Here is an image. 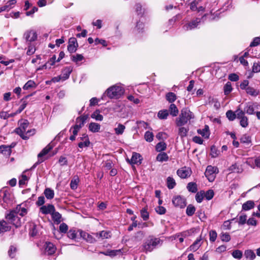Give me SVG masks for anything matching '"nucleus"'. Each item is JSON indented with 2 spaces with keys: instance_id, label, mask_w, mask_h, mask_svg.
<instances>
[{
  "instance_id": "24",
  "label": "nucleus",
  "mask_w": 260,
  "mask_h": 260,
  "mask_svg": "<svg viewBox=\"0 0 260 260\" xmlns=\"http://www.w3.org/2000/svg\"><path fill=\"white\" fill-rule=\"evenodd\" d=\"M10 229V223L7 220H0V233L7 232Z\"/></svg>"
},
{
  "instance_id": "34",
  "label": "nucleus",
  "mask_w": 260,
  "mask_h": 260,
  "mask_svg": "<svg viewBox=\"0 0 260 260\" xmlns=\"http://www.w3.org/2000/svg\"><path fill=\"white\" fill-rule=\"evenodd\" d=\"M229 172L231 173H240L242 172V169L239 166H238L236 164H233L228 169Z\"/></svg>"
},
{
  "instance_id": "5",
  "label": "nucleus",
  "mask_w": 260,
  "mask_h": 260,
  "mask_svg": "<svg viewBox=\"0 0 260 260\" xmlns=\"http://www.w3.org/2000/svg\"><path fill=\"white\" fill-rule=\"evenodd\" d=\"M210 4L208 0H193L190 3V9L193 11H197L198 12L204 11H210Z\"/></svg>"
},
{
  "instance_id": "14",
  "label": "nucleus",
  "mask_w": 260,
  "mask_h": 260,
  "mask_svg": "<svg viewBox=\"0 0 260 260\" xmlns=\"http://www.w3.org/2000/svg\"><path fill=\"white\" fill-rule=\"evenodd\" d=\"M79 232L80 233L81 237H82L86 242L90 243H93L97 241V238L93 235L94 233H92V235H90L89 233H87L82 230H80Z\"/></svg>"
},
{
  "instance_id": "38",
  "label": "nucleus",
  "mask_w": 260,
  "mask_h": 260,
  "mask_svg": "<svg viewBox=\"0 0 260 260\" xmlns=\"http://www.w3.org/2000/svg\"><path fill=\"white\" fill-rule=\"evenodd\" d=\"M13 211L16 212L18 215L21 216H23L27 213L26 209L24 207H22L20 205H18L16 209Z\"/></svg>"
},
{
  "instance_id": "47",
  "label": "nucleus",
  "mask_w": 260,
  "mask_h": 260,
  "mask_svg": "<svg viewBox=\"0 0 260 260\" xmlns=\"http://www.w3.org/2000/svg\"><path fill=\"white\" fill-rule=\"evenodd\" d=\"M168 115L169 112L167 110H160L157 114L158 117L161 119H166Z\"/></svg>"
},
{
  "instance_id": "13",
  "label": "nucleus",
  "mask_w": 260,
  "mask_h": 260,
  "mask_svg": "<svg viewBox=\"0 0 260 260\" xmlns=\"http://www.w3.org/2000/svg\"><path fill=\"white\" fill-rule=\"evenodd\" d=\"M145 31V27L143 20L140 19L136 25L133 30V33L135 35L139 37V35Z\"/></svg>"
},
{
  "instance_id": "3",
  "label": "nucleus",
  "mask_w": 260,
  "mask_h": 260,
  "mask_svg": "<svg viewBox=\"0 0 260 260\" xmlns=\"http://www.w3.org/2000/svg\"><path fill=\"white\" fill-rule=\"evenodd\" d=\"M19 126L16 128L15 132L18 134L23 139L27 140L29 137L35 134V129L27 131L26 129L28 126L29 122L27 120L21 119L19 121Z\"/></svg>"
},
{
  "instance_id": "42",
  "label": "nucleus",
  "mask_w": 260,
  "mask_h": 260,
  "mask_svg": "<svg viewBox=\"0 0 260 260\" xmlns=\"http://www.w3.org/2000/svg\"><path fill=\"white\" fill-rule=\"evenodd\" d=\"M168 159V155L165 152L160 153L156 156V160L160 162L166 161Z\"/></svg>"
},
{
  "instance_id": "23",
  "label": "nucleus",
  "mask_w": 260,
  "mask_h": 260,
  "mask_svg": "<svg viewBox=\"0 0 260 260\" xmlns=\"http://www.w3.org/2000/svg\"><path fill=\"white\" fill-rule=\"evenodd\" d=\"M93 235L97 238V240L108 239L111 237L110 232L107 231H102L99 233H95Z\"/></svg>"
},
{
  "instance_id": "43",
  "label": "nucleus",
  "mask_w": 260,
  "mask_h": 260,
  "mask_svg": "<svg viewBox=\"0 0 260 260\" xmlns=\"http://www.w3.org/2000/svg\"><path fill=\"white\" fill-rule=\"evenodd\" d=\"M166 100L171 103L176 101L177 98L176 94L172 92H168L166 95Z\"/></svg>"
},
{
  "instance_id": "60",
  "label": "nucleus",
  "mask_w": 260,
  "mask_h": 260,
  "mask_svg": "<svg viewBox=\"0 0 260 260\" xmlns=\"http://www.w3.org/2000/svg\"><path fill=\"white\" fill-rule=\"evenodd\" d=\"M226 116L230 121H233L236 118V113L232 110L228 111L226 113Z\"/></svg>"
},
{
  "instance_id": "25",
  "label": "nucleus",
  "mask_w": 260,
  "mask_h": 260,
  "mask_svg": "<svg viewBox=\"0 0 260 260\" xmlns=\"http://www.w3.org/2000/svg\"><path fill=\"white\" fill-rule=\"evenodd\" d=\"M72 71L73 68L72 67H66L64 68L62 71V75L61 76L62 80L64 81L68 79L69 78Z\"/></svg>"
},
{
  "instance_id": "62",
  "label": "nucleus",
  "mask_w": 260,
  "mask_h": 260,
  "mask_svg": "<svg viewBox=\"0 0 260 260\" xmlns=\"http://www.w3.org/2000/svg\"><path fill=\"white\" fill-rule=\"evenodd\" d=\"M220 238L222 241L229 242L231 240V236L228 233H222L221 234Z\"/></svg>"
},
{
  "instance_id": "50",
  "label": "nucleus",
  "mask_w": 260,
  "mask_h": 260,
  "mask_svg": "<svg viewBox=\"0 0 260 260\" xmlns=\"http://www.w3.org/2000/svg\"><path fill=\"white\" fill-rule=\"evenodd\" d=\"M187 188L189 191L191 192H196L197 191V185L195 183L189 182L188 183Z\"/></svg>"
},
{
  "instance_id": "18",
  "label": "nucleus",
  "mask_w": 260,
  "mask_h": 260,
  "mask_svg": "<svg viewBox=\"0 0 260 260\" xmlns=\"http://www.w3.org/2000/svg\"><path fill=\"white\" fill-rule=\"evenodd\" d=\"M191 173V170L189 168L186 167L182 168L177 172V175L181 178H186L189 177Z\"/></svg>"
},
{
  "instance_id": "35",
  "label": "nucleus",
  "mask_w": 260,
  "mask_h": 260,
  "mask_svg": "<svg viewBox=\"0 0 260 260\" xmlns=\"http://www.w3.org/2000/svg\"><path fill=\"white\" fill-rule=\"evenodd\" d=\"M254 206V203L252 201H248L242 205V210L248 211L252 209Z\"/></svg>"
},
{
  "instance_id": "32",
  "label": "nucleus",
  "mask_w": 260,
  "mask_h": 260,
  "mask_svg": "<svg viewBox=\"0 0 260 260\" xmlns=\"http://www.w3.org/2000/svg\"><path fill=\"white\" fill-rule=\"evenodd\" d=\"M51 216L55 223L59 224L61 221V214L59 212L55 211V210L51 214Z\"/></svg>"
},
{
  "instance_id": "56",
  "label": "nucleus",
  "mask_w": 260,
  "mask_h": 260,
  "mask_svg": "<svg viewBox=\"0 0 260 260\" xmlns=\"http://www.w3.org/2000/svg\"><path fill=\"white\" fill-rule=\"evenodd\" d=\"M236 118L238 119H240L243 117L245 116L246 112H245V110L243 109L242 110L240 107H238V108L235 111Z\"/></svg>"
},
{
  "instance_id": "8",
  "label": "nucleus",
  "mask_w": 260,
  "mask_h": 260,
  "mask_svg": "<svg viewBox=\"0 0 260 260\" xmlns=\"http://www.w3.org/2000/svg\"><path fill=\"white\" fill-rule=\"evenodd\" d=\"M201 22V19L199 18H196L195 19L189 21V18L187 17L184 19L182 28L185 31L190 30L196 28Z\"/></svg>"
},
{
  "instance_id": "64",
  "label": "nucleus",
  "mask_w": 260,
  "mask_h": 260,
  "mask_svg": "<svg viewBox=\"0 0 260 260\" xmlns=\"http://www.w3.org/2000/svg\"><path fill=\"white\" fill-rule=\"evenodd\" d=\"M252 72L258 73L260 72V61L254 62L252 66Z\"/></svg>"
},
{
  "instance_id": "48",
  "label": "nucleus",
  "mask_w": 260,
  "mask_h": 260,
  "mask_svg": "<svg viewBox=\"0 0 260 260\" xmlns=\"http://www.w3.org/2000/svg\"><path fill=\"white\" fill-rule=\"evenodd\" d=\"M223 90L225 95H228L229 94H230L233 90L231 83L230 82H228L224 86Z\"/></svg>"
},
{
  "instance_id": "46",
  "label": "nucleus",
  "mask_w": 260,
  "mask_h": 260,
  "mask_svg": "<svg viewBox=\"0 0 260 260\" xmlns=\"http://www.w3.org/2000/svg\"><path fill=\"white\" fill-rule=\"evenodd\" d=\"M36 86V83L31 80H28L23 86V89L24 90H28L29 89L35 88Z\"/></svg>"
},
{
  "instance_id": "19",
  "label": "nucleus",
  "mask_w": 260,
  "mask_h": 260,
  "mask_svg": "<svg viewBox=\"0 0 260 260\" xmlns=\"http://www.w3.org/2000/svg\"><path fill=\"white\" fill-rule=\"evenodd\" d=\"M78 46L76 39L75 38H71L69 41L68 50L71 53L75 52Z\"/></svg>"
},
{
  "instance_id": "61",
  "label": "nucleus",
  "mask_w": 260,
  "mask_h": 260,
  "mask_svg": "<svg viewBox=\"0 0 260 260\" xmlns=\"http://www.w3.org/2000/svg\"><path fill=\"white\" fill-rule=\"evenodd\" d=\"M232 256L236 259H240L242 257V252L239 250H236L233 251Z\"/></svg>"
},
{
  "instance_id": "58",
  "label": "nucleus",
  "mask_w": 260,
  "mask_h": 260,
  "mask_svg": "<svg viewBox=\"0 0 260 260\" xmlns=\"http://www.w3.org/2000/svg\"><path fill=\"white\" fill-rule=\"evenodd\" d=\"M240 142L242 143L249 144L251 142V138L248 135L245 134L241 137Z\"/></svg>"
},
{
  "instance_id": "33",
  "label": "nucleus",
  "mask_w": 260,
  "mask_h": 260,
  "mask_svg": "<svg viewBox=\"0 0 260 260\" xmlns=\"http://www.w3.org/2000/svg\"><path fill=\"white\" fill-rule=\"evenodd\" d=\"M244 254L246 258L248 260H253L256 257L255 253L251 249L246 250Z\"/></svg>"
},
{
  "instance_id": "54",
  "label": "nucleus",
  "mask_w": 260,
  "mask_h": 260,
  "mask_svg": "<svg viewBox=\"0 0 260 260\" xmlns=\"http://www.w3.org/2000/svg\"><path fill=\"white\" fill-rule=\"evenodd\" d=\"M239 119L240 124L242 127L245 128L248 126V118L246 116L243 117Z\"/></svg>"
},
{
  "instance_id": "52",
  "label": "nucleus",
  "mask_w": 260,
  "mask_h": 260,
  "mask_svg": "<svg viewBox=\"0 0 260 260\" xmlns=\"http://www.w3.org/2000/svg\"><path fill=\"white\" fill-rule=\"evenodd\" d=\"M67 236L69 238L76 240L77 236V232L74 229H71L68 232Z\"/></svg>"
},
{
  "instance_id": "26",
  "label": "nucleus",
  "mask_w": 260,
  "mask_h": 260,
  "mask_svg": "<svg viewBox=\"0 0 260 260\" xmlns=\"http://www.w3.org/2000/svg\"><path fill=\"white\" fill-rule=\"evenodd\" d=\"M88 116L87 115H83L78 117L76 119V124L74 126L79 128H81L84 124Z\"/></svg>"
},
{
  "instance_id": "9",
  "label": "nucleus",
  "mask_w": 260,
  "mask_h": 260,
  "mask_svg": "<svg viewBox=\"0 0 260 260\" xmlns=\"http://www.w3.org/2000/svg\"><path fill=\"white\" fill-rule=\"evenodd\" d=\"M259 105L256 102H247L244 104V110L248 115H254L259 110Z\"/></svg>"
},
{
  "instance_id": "22",
  "label": "nucleus",
  "mask_w": 260,
  "mask_h": 260,
  "mask_svg": "<svg viewBox=\"0 0 260 260\" xmlns=\"http://www.w3.org/2000/svg\"><path fill=\"white\" fill-rule=\"evenodd\" d=\"M45 253L47 255H52L56 251V247L50 242H46L45 245Z\"/></svg>"
},
{
  "instance_id": "49",
  "label": "nucleus",
  "mask_w": 260,
  "mask_h": 260,
  "mask_svg": "<svg viewBox=\"0 0 260 260\" xmlns=\"http://www.w3.org/2000/svg\"><path fill=\"white\" fill-rule=\"evenodd\" d=\"M196 211V208L192 205H189L186 208V213L188 216H192Z\"/></svg>"
},
{
  "instance_id": "28",
  "label": "nucleus",
  "mask_w": 260,
  "mask_h": 260,
  "mask_svg": "<svg viewBox=\"0 0 260 260\" xmlns=\"http://www.w3.org/2000/svg\"><path fill=\"white\" fill-rule=\"evenodd\" d=\"M177 126L179 127L178 135L181 137V138L183 139L184 137H186L189 131L188 127L183 126Z\"/></svg>"
},
{
  "instance_id": "36",
  "label": "nucleus",
  "mask_w": 260,
  "mask_h": 260,
  "mask_svg": "<svg viewBox=\"0 0 260 260\" xmlns=\"http://www.w3.org/2000/svg\"><path fill=\"white\" fill-rule=\"evenodd\" d=\"M198 133L205 138H208L210 134L209 126L206 125L203 129H198Z\"/></svg>"
},
{
  "instance_id": "10",
  "label": "nucleus",
  "mask_w": 260,
  "mask_h": 260,
  "mask_svg": "<svg viewBox=\"0 0 260 260\" xmlns=\"http://www.w3.org/2000/svg\"><path fill=\"white\" fill-rule=\"evenodd\" d=\"M218 170L217 167L208 166H207L205 172V175L209 181L211 182L214 180L216 174L218 173Z\"/></svg>"
},
{
  "instance_id": "40",
  "label": "nucleus",
  "mask_w": 260,
  "mask_h": 260,
  "mask_svg": "<svg viewBox=\"0 0 260 260\" xmlns=\"http://www.w3.org/2000/svg\"><path fill=\"white\" fill-rule=\"evenodd\" d=\"M125 129V126L124 125L121 123H118L117 125V127L114 128V131L117 135H121L123 134Z\"/></svg>"
},
{
  "instance_id": "20",
  "label": "nucleus",
  "mask_w": 260,
  "mask_h": 260,
  "mask_svg": "<svg viewBox=\"0 0 260 260\" xmlns=\"http://www.w3.org/2000/svg\"><path fill=\"white\" fill-rule=\"evenodd\" d=\"M54 210H55V207L52 204L44 205L41 206L40 208V212L45 215L49 214L51 215Z\"/></svg>"
},
{
  "instance_id": "53",
  "label": "nucleus",
  "mask_w": 260,
  "mask_h": 260,
  "mask_svg": "<svg viewBox=\"0 0 260 260\" xmlns=\"http://www.w3.org/2000/svg\"><path fill=\"white\" fill-rule=\"evenodd\" d=\"M16 252L17 248L15 246L12 245L10 246L8 251V254L11 258H13L15 257L16 255Z\"/></svg>"
},
{
  "instance_id": "57",
  "label": "nucleus",
  "mask_w": 260,
  "mask_h": 260,
  "mask_svg": "<svg viewBox=\"0 0 260 260\" xmlns=\"http://www.w3.org/2000/svg\"><path fill=\"white\" fill-rule=\"evenodd\" d=\"M204 191H200V192H197L196 195V200L198 203H201L204 197Z\"/></svg>"
},
{
  "instance_id": "29",
  "label": "nucleus",
  "mask_w": 260,
  "mask_h": 260,
  "mask_svg": "<svg viewBox=\"0 0 260 260\" xmlns=\"http://www.w3.org/2000/svg\"><path fill=\"white\" fill-rule=\"evenodd\" d=\"M201 241V237L197 238L193 243L189 247L190 250L193 251H197L202 245Z\"/></svg>"
},
{
  "instance_id": "17",
  "label": "nucleus",
  "mask_w": 260,
  "mask_h": 260,
  "mask_svg": "<svg viewBox=\"0 0 260 260\" xmlns=\"http://www.w3.org/2000/svg\"><path fill=\"white\" fill-rule=\"evenodd\" d=\"M80 142L78 143V147L80 148L87 147L90 145V141L88 135L86 134H83L79 138Z\"/></svg>"
},
{
  "instance_id": "30",
  "label": "nucleus",
  "mask_w": 260,
  "mask_h": 260,
  "mask_svg": "<svg viewBox=\"0 0 260 260\" xmlns=\"http://www.w3.org/2000/svg\"><path fill=\"white\" fill-rule=\"evenodd\" d=\"M0 152L4 155H10L11 153V146L3 145L0 146Z\"/></svg>"
},
{
  "instance_id": "6",
  "label": "nucleus",
  "mask_w": 260,
  "mask_h": 260,
  "mask_svg": "<svg viewBox=\"0 0 260 260\" xmlns=\"http://www.w3.org/2000/svg\"><path fill=\"white\" fill-rule=\"evenodd\" d=\"M163 241L159 238L150 237L143 244L144 250L146 252H151L154 249L162 245Z\"/></svg>"
},
{
  "instance_id": "11",
  "label": "nucleus",
  "mask_w": 260,
  "mask_h": 260,
  "mask_svg": "<svg viewBox=\"0 0 260 260\" xmlns=\"http://www.w3.org/2000/svg\"><path fill=\"white\" fill-rule=\"evenodd\" d=\"M172 203L176 207L180 208H183L186 206V202L185 198L177 196L172 199Z\"/></svg>"
},
{
  "instance_id": "59",
  "label": "nucleus",
  "mask_w": 260,
  "mask_h": 260,
  "mask_svg": "<svg viewBox=\"0 0 260 260\" xmlns=\"http://www.w3.org/2000/svg\"><path fill=\"white\" fill-rule=\"evenodd\" d=\"M141 216L144 221H146L148 219L149 213L145 208H143L141 210Z\"/></svg>"
},
{
  "instance_id": "7",
  "label": "nucleus",
  "mask_w": 260,
  "mask_h": 260,
  "mask_svg": "<svg viewBox=\"0 0 260 260\" xmlns=\"http://www.w3.org/2000/svg\"><path fill=\"white\" fill-rule=\"evenodd\" d=\"M6 219L10 223V225L13 224L16 228L21 226L22 221L21 218L18 217V215L14 211H11L6 216Z\"/></svg>"
},
{
  "instance_id": "16",
  "label": "nucleus",
  "mask_w": 260,
  "mask_h": 260,
  "mask_svg": "<svg viewBox=\"0 0 260 260\" xmlns=\"http://www.w3.org/2000/svg\"><path fill=\"white\" fill-rule=\"evenodd\" d=\"M51 149V147L50 146H47L44 148L40 153L38 155V161L33 166L32 168H35L36 165L44 161L45 159L43 157L46 155Z\"/></svg>"
},
{
  "instance_id": "44",
  "label": "nucleus",
  "mask_w": 260,
  "mask_h": 260,
  "mask_svg": "<svg viewBox=\"0 0 260 260\" xmlns=\"http://www.w3.org/2000/svg\"><path fill=\"white\" fill-rule=\"evenodd\" d=\"M167 144L164 142L157 143L155 146V149L157 152H161L166 149Z\"/></svg>"
},
{
  "instance_id": "31",
  "label": "nucleus",
  "mask_w": 260,
  "mask_h": 260,
  "mask_svg": "<svg viewBox=\"0 0 260 260\" xmlns=\"http://www.w3.org/2000/svg\"><path fill=\"white\" fill-rule=\"evenodd\" d=\"M101 125L95 122H91L88 126L89 130L92 133H97L100 131Z\"/></svg>"
},
{
  "instance_id": "55",
  "label": "nucleus",
  "mask_w": 260,
  "mask_h": 260,
  "mask_svg": "<svg viewBox=\"0 0 260 260\" xmlns=\"http://www.w3.org/2000/svg\"><path fill=\"white\" fill-rule=\"evenodd\" d=\"M176 185L175 180L171 177L167 178V186L169 189H173Z\"/></svg>"
},
{
  "instance_id": "41",
  "label": "nucleus",
  "mask_w": 260,
  "mask_h": 260,
  "mask_svg": "<svg viewBox=\"0 0 260 260\" xmlns=\"http://www.w3.org/2000/svg\"><path fill=\"white\" fill-rule=\"evenodd\" d=\"M44 193L46 198L49 200L52 199L54 196V190L49 188H46L44 190Z\"/></svg>"
},
{
  "instance_id": "51",
  "label": "nucleus",
  "mask_w": 260,
  "mask_h": 260,
  "mask_svg": "<svg viewBox=\"0 0 260 260\" xmlns=\"http://www.w3.org/2000/svg\"><path fill=\"white\" fill-rule=\"evenodd\" d=\"M154 135L152 132L147 131L144 135L145 140L148 142H151L153 140Z\"/></svg>"
},
{
  "instance_id": "15",
  "label": "nucleus",
  "mask_w": 260,
  "mask_h": 260,
  "mask_svg": "<svg viewBox=\"0 0 260 260\" xmlns=\"http://www.w3.org/2000/svg\"><path fill=\"white\" fill-rule=\"evenodd\" d=\"M23 38L27 42H34L37 39V34L34 30H28L24 34Z\"/></svg>"
},
{
  "instance_id": "39",
  "label": "nucleus",
  "mask_w": 260,
  "mask_h": 260,
  "mask_svg": "<svg viewBox=\"0 0 260 260\" xmlns=\"http://www.w3.org/2000/svg\"><path fill=\"white\" fill-rule=\"evenodd\" d=\"M169 111L170 114L173 117L176 116L179 112L176 106L174 104H171L169 107Z\"/></svg>"
},
{
  "instance_id": "27",
  "label": "nucleus",
  "mask_w": 260,
  "mask_h": 260,
  "mask_svg": "<svg viewBox=\"0 0 260 260\" xmlns=\"http://www.w3.org/2000/svg\"><path fill=\"white\" fill-rule=\"evenodd\" d=\"M16 0H10L4 6L0 7L1 9V11L2 12L5 11H9L10 9H12L15 4L16 3Z\"/></svg>"
},
{
  "instance_id": "63",
  "label": "nucleus",
  "mask_w": 260,
  "mask_h": 260,
  "mask_svg": "<svg viewBox=\"0 0 260 260\" xmlns=\"http://www.w3.org/2000/svg\"><path fill=\"white\" fill-rule=\"evenodd\" d=\"M214 193L213 190L209 189L206 192H204V197L207 200H210L214 196Z\"/></svg>"
},
{
  "instance_id": "1",
  "label": "nucleus",
  "mask_w": 260,
  "mask_h": 260,
  "mask_svg": "<svg viewBox=\"0 0 260 260\" xmlns=\"http://www.w3.org/2000/svg\"><path fill=\"white\" fill-rule=\"evenodd\" d=\"M194 118V114L188 108H183L175 120L176 126H183Z\"/></svg>"
},
{
  "instance_id": "2",
  "label": "nucleus",
  "mask_w": 260,
  "mask_h": 260,
  "mask_svg": "<svg viewBox=\"0 0 260 260\" xmlns=\"http://www.w3.org/2000/svg\"><path fill=\"white\" fill-rule=\"evenodd\" d=\"M13 194L10 188L5 187L0 190V204L4 208H8L13 204Z\"/></svg>"
},
{
  "instance_id": "45",
  "label": "nucleus",
  "mask_w": 260,
  "mask_h": 260,
  "mask_svg": "<svg viewBox=\"0 0 260 260\" xmlns=\"http://www.w3.org/2000/svg\"><path fill=\"white\" fill-rule=\"evenodd\" d=\"M91 117L97 121H102L103 116L100 114L99 110L95 111L91 115Z\"/></svg>"
},
{
  "instance_id": "37",
  "label": "nucleus",
  "mask_w": 260,
  "mask_h": 260,
  "mask_svg": "<svg viewBox=\"0 0 260 260\" xmlns=\"http://www.w3.org/2000/svg\"><path fill=\"white\" fill-rule=\"evenodd\" d=\"M245 91L248 94L252 96H256L259 94L258 90L251 86H249Z\"/></svg>"
},
{
  "instance_id": "4",
  "label": "nucleus",
  "mask_w": 260,
  "mask_h": 260,
  "mask_svg": "<svg viewBox=\"0 0 260 260\" xmlns=\"http://www.w3.org/2000/svg\"><path fill=\"white\" fill-rule=\"evenodd\" d=\"M125 89L120 84H116L109 87L105 94L110 99H119L124 93Z\"/></svg>"
},
{
  "instance_id": "12",
  "label": "nucleus",
  "mask_w": 260,
  "mask_h": 260,
  "mask_svg": "<svg viewBox=\"0 0 260 260\" xmlns=\"http://www.w3.org/2000/svg\"><path fill=\"white\" fill-rule=\"evenodd\" d=\"M31 175V174L28 170H26L22 172L21 175L19 178V185L20 187H22L27 184Z\"/></svg>"
},
{
  "instance_id": "21",
  "label": "nucleus",
  "mask_w": 260,
  "mask_h": 260,
  "mask_svg": "<svg viewBox=\"0 0 260 260\" xmlns=\"http://www.w3.org/2000/svg\"><path fill=\"white\" fill-rule=\"evenodd\" d=\"M142 160V156L137 152H133L131 160L127 159V161L131 164H141Z\"/></svg>"
}]
</instances>
